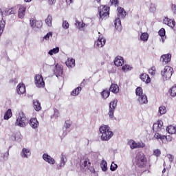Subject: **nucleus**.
<instances>
[{"label": "nucleus", "mask_w": 176, "mask_h": 176, "mask_svg": "<svg viewBox=\"0 0 176 176\" xmlns=\"http://www.w3.org/2000/svg\"><path fill=\"white\" fill-rule=\"evenodd\" d=\"M99 133L101 141H109L113 137V132L108 125H101L99 127Z\"/></svg>", "instance_id": "obj_1"}, {"label": "nucleus", "mask_w": 176, "mask_h": 176, "mask_svg": "<svg viewBox=\"0 0 176 176\" xmlns=\"http://www.w3.org/2000/svg\"><path fill=\"white\" fill-rule=\"evenodd\" d=\"M80 169L82 173H86L87 171H90V173H96V170L94 168L91 167V163L89 162L87 158H82L80 162Z\"/></svg>", "instance_id": "obj_2"}, {"label": "nucleus", "mask_w": 176, "mask_h": 176, "mask_svg": "<svg viewBox=\"0 0 176 176\" xmlns=\"http://www.w3.org/2000/svg\"><path fill=\"white\" fill-rule=\"evenodd\" d=\"M15 126H19V127H25V126H27V117L24 112H19L15 121Z\"/></svg>", "instance_id": "obj_3"}, {"label": "nucleus", "mask_w": 176, "mask_h": 176, "mask_svg": "<svg viewBox=\"0 0 176 176\" xmlns=\"http://www.w3.org/2000/svg\"><path fill=\"white\" fill-rule=\"evenodd\" d=\"M173 69L170 66H165L164 69L161 71V75L164 80H168L171 79V76H173Z\"/></svg>", "instance_id": "obj_4"}, {"label": "nucleus", "mask_w": 176, "mask_h": 176, "mask_svg": "<svg viewBox=\"0 0 176 176\" xmlns=\"http://www.w3.org/2000/svg\"><path fill=\"white\" fill-rule=\"evenodd\" d=\"M135 163L138 167H144L146 166V157L142 153H138L135 157Z\"/></svg>", "instance_id": "obj_5"}, {"label": "nucleus", "mask_w": 176, "mask_h": 176, "mask_svg": "<svg viewBox=\"0 0 176 176\" xmlns=\"http://www.w3.org/2000/svg\"><path fill=\"white\" fill-rule=\"evenodd\" d=\"M108 16H109V7L107 6H100L99 8L100 20H104Z\"/></svg>", "instance_id": "obj_6"}, {"label": "nucleus", "mask_w": 176, "mask_h": 176, "mask_svg": "<svg viewBox=\"0 0 176 176\" xmlns=\"http://www.w3.org/2000/svg\"><path fill=\"white\" fill-rule=\"evenodd\" d=\"M1 16L5 17V16H10V14H16L17 13V10L16 8H3L0 10Z\"/></svg>", "instance_id": "obj_7"}, {"label": "nucleus", "mask_w": 176, "mask_h": 176, "mask_svg": "<svg viewBox=\"0 0 176 176\" xmlns=\"http://www.w3.org/2000/svg\"><path fill=\"white\" fill-rule=\"evenodd\" d=\"M109 111L108 112V115L111 119L113 118V113L115 112V109H116V107H118V100H114L111 101L109 104Z\"/></svg>", "instance_id": "obj_8"}, {"label": "nucleus", "mask_w": 176, "mask_h": 176, "mask_svg": "<svg viewBox=\"0 0 176 176\" xmlns=\"http://www.w3.org/2000/svg\"><path fill=\"white\" fill-rule=\"evenodd\" d=\"M129 145L131 149H138L140 148H145V144L144 142H135L134 140H130L129 142Z\"/></svg>", "instance_id": "obj_9"}, {"label": "nucleus", "mask_w": 176, "mask_h": 176, "mask_svg": "<svg viewBox=\"0 0 176 176\" xmlns=\"http://www.w3.org/2000/svg\"><path fill=\"white\" fill-rule=\"evenodd\" d=\"M34 82L36 87H45V81L42 75H36Z\"/></svg>", "instance_id": "obj_10"}, {"label": "nucleus", "mask_w": 176, "mask_h": 176, "mask_svg": "<svg viewBox=\"0 0 176 176\" xmlns=\"http://www.w3.org/2000/svg\"><path fill=\"white\" fill-rule=\"evenodd\" d=\"M153 130L155 133H159L163 130V121L158 120L153 124Z\"/></svg>", "instance_id": "obj_11"}, {"label": "nucleus", "mask_w": 176, "mask_h": 176, "mask_svg": "<svg viewBox=\"0 0 176 176\" xmlns=\"http://www.w3.org/2000/svg\"><path fill=\"white\" fill-rule=\"evenodd\" d=\"M43 159L45 162L48 163L49 164H54L56 163V160H54L52 156L49 155L47 153H44L43 155Z\"/></svg>", "instance_id": "obj_12"}, {"label": "nucleus", "mask_w": 176, "mask_h": 176, "mask_svg": "<svg viewBox=\"0 0 176 176\" xmlns=\"http://www.w3.org/2000/svg\"><path fill=\"white\" fill-rule=\"evenodd\" d=\"M65 163H67V156L64 155V153H62L60 155V163L57 166V169L61 170V168L65 166Z\"/></svg>", "instance_id": "obj_13"}, {"label": "nucleus", "mask_w": 176, "mask_h": 176, "mask_svg": "<svg viewBox=\"0 0 176 176\" xmlns=\"http://www.w3.org/2000/svg\"><path fill=\"white\" fill-rule=\"evenodd\" d=\"M38 23L34 18L30 19V25L31 28L33 30V31H38L39 30V26L38 25ZM39 24H41V22H39Z\"/></svg>", "instance_id": "obj_14"}, {"label": "nucleus", "mask_w": 176, "mask_h": 176, "mask_svg": "<svg viewBox=\"0 0 176 176\" xmlns=\"http://www.w3.org/2000/svg\"><path fill=\"white\" fill-rule=\"evenodd\" d=\"M20 155L23 159H28L31 156V151L29 148H23Z\"/></svg>", "instance_id": "obj_15"}, {"label": "nucleus", "mask_w": 176, "mask_h": 176, "mask_svg": "<svg viewBox=\"0 0 176 176\" xmlns=\"http://www.w3.org/2000/svg\"><path fill=\"white\" fill-rule=\"evenodd\" d=\"M25 10H27V7L25 6H20L18 10V17L19 19H24L25 16Z\"/></svg>", "instance_id": "obj_16"}, {"label": "nucleus", "mask_w": 176, "mask_h": 176, "mask_svg": "<svg viewBox=\"0 0 176 176\" xmlns=\"http://www.w3.org/2000/svg\"><path fill=\"white\" fill-rule=\"evenodd\" d=\"M164 24H166V25H168V27H170V28H174L175 27V21L173 19H168V17H165L163 19Z\"/></svg>", "instance_id": "obj_17"}, {"label": "nucleus", "mask_w": 176, "mask_h": 176, "mask_svg": "<svg viewBox=\"0 0 176 176\" xmlns=\"http://www.w3.org/2000/svg\"><path fill=\"white\" fill-rule=\"evenodd\" d=\"M105 42H107L105 38H102V36L100 35L98 41L95 43V45L97 47H102V46L105 45Z\"/></svg>", "instance_id": "obj_18"}, {"label": "nucleus", "mask_w": 176, "mask_h": 176, "mask_svg": "<svg viewBox=\"0 0 176 176\" xmlns=\"http://www.w3.org/2000/svg\"><path fill=\"white\" fill-rule=\"evenodd\" d=\"M54 74L56 76V78H58V76H61L63 75V67H60L59 65H56L54 70Z\"/></svg>", "instance_id": "obj_19"}, {"label": "nucleus", "mask_w": 176, "mask_h": 176, "mask_svg": "<svg viewBox=\"0 0 176 176\" xmlns=\"http://www.w3.org/2000/svg\"><path fill=\"white\" fill-rule=\"evenodd\" d=\"M160 61L162 63H165V64H167V63H170V61H171V54H166L161 56Z\"/></svg>", "instance_id": "obj_20"}, {"label": "nucleus", "mask_w": 176, "mask_h": 176, "mask_svg": "<svg viewBox=\"0 0 176 176\" xmlns=\"http://www.w3.org/2000/svg\"><path fill=\"white\" fill-rule=\"evenodd\" d=\"M124 63V60L123 59V57L122 56H118L116 57L114 60V64L115 65H116V67H122Z\"/></svg>", "instance_id": "obj_21"}, {"label": "nucleus", "mask_w": 176, "mask_h": 176, "mask_svg": "<svg viewBox=\"0 0 176 176\" xmlns=\"http://www.w3.org/2000/svg\"><path fill=\"white\" fill-rule=\"evenodd\" d=\"M18 94H24L25 93V86L24 84L19 83L16 87Z\"/></svg>", "instance_id": "obj_22"}, {"label": "nucleus", "mask_w": 176, "mask_h": 176, "mask_svg": "<svg viewBox=\"0 0 176 176\" xmlns=\"http://www.w3.org/2000/svg\"><path fill=\"white\" fill-rule=\"evenodd\" d=\"M138 101L141 105H142V104H148V98L145 94L140 95V96H139L138 98Z\"/></svg>", "instance_id": "obj_23"}, {"label": "nucleus", "mask_w": 176, "mask_h": 176, "mask_svg": "<svg viewBox=\"0 0 176 176\" xmlns=\"http://www.w3.org/2000/svg\"><path fill=\"white\" fill-rule=\"evenodd\" d=\"M100 168L103 173H106V171H108V163L105 160H102L100 162Z\"/></svg>", "instance_id": "obj_24"}, {"label": "nucleus", "mask_w": 176, "mask_h": 176, "mask_svg": "<svg viewBox=\"0 0 176 176\" xmlns=\"http://www.w3.org/2000/svg\"><path fill=\"white\" fill-rule=\"evenodd\" d=\"M118 17H121V19H124V17H126V14H127L124 11V8L122 7L118 8Z\"/></svg>", "instance_id": "obj_25"}, {"label": "nucleus", "mask_w": 176, "mask_h": 176, "mask_svg": "<svg viewBox=\"0 0 176 176\" xmlns=\"http://www.w3.org/2000/svg\"><path fill=\"white\" fill-rule=\"evenodd\" d=\"M114 25L118 31H122V21H120V18L116 19Z\"/></svg>", "instance_id": "obj_26"}, {"label": "nucleus", "mask_w": 176, "mask_h": 176, "mask_svg": "<svg viewBox=\"0 0 176 176\" xmlns=\"http://www.w3.org/2000/svg\"><path fill=\"white\" fill-rule=\"evenodd\" d=\"M67 67L68 68H74L75 67V59L71 58H67V60L65 63Z\"/></svg>", "instance_id": "obj_27"}, {"label": "nucleus", "mask_w": 176, "mask_h": 176, "mask_svg": "<svg viewBox=\"0 0 176 176\" xmlns=\"http://www.w3.org/2000/svg\"><path fill=\"white\" fill-rule=\"evenodd\" d=\"M109 91L116 94L119 93V86L116 84H111Z\"/></svg>", "instance_id": "obj_28"}, {"label": "nucleus", "mask_w": 176, "mask_h": 176, "mask_svg": "<svg viewBox=\"0 0 176 176\" xmlns=\"http://www.w3.org/2000/svg\"><path fill=\"white\" fill-rule=\"evenodd\" d=\"M30 124L32 129H36V127L39 126V122H38V120H36V118H32L30 120Z\"/></svg>", "instance_id": "obj_29"}, {"label": "nucleus", "mask_w": 176, "mask_h": 176, "mask_svg": "<svg viewBox=\"0 0 176 176\" xmlns=\"http://www.w3.org/2000/svg\"><path fill=\"white\" fill-rule=\"evenodd\" d=\"M140 79L143 82H145L146 83H150L151 82V78H149V76L148 74H142L140 75Z\"/></svg>", "instance_id": "obj_30"}, {"label": "nucleus", "mask_w": 176, "mask_h": 176, "mask_svg": "<svg viewBox=\"0 0 176 176\" xmlns=\"http://www.w3.org/2000/svg\"><path fill=\"white\" fill-rule=\"evenodd\" d=\"M166 131L168 134H176V126H173L172 125L166 127Z\"/></svg>", "instance_id": "obj_31"}, {"label": "nucleus", "mask_w": 176, "mask_h": 176, "mask_svg": "<svg viewBox=\"0 0 176 176\" xmlns=\"http://www.w3.org/2000/svg\"><path fill=\"white\" fill-rule=\"evenodd\" d=\"M33 104L35 111H41V109H42V107H41V102H39L38 100H34L33 101Z\"/></svg>", "instance_id": "obj_32"}, {"label": "nucleus", "mask_w": 176, "mask_h": 176, "mask_svg": "<svg viewBox=\"0 0 176 176\" xmlns=\"http://www.w3.org/2000/svg\"><path fill=\"white\" fill-rule=\"evenodd\" d=\"M111 92L109 91V89H104L101 92V96L104 100H107Z\"/></svg>", "instance_id": "obj_33"}, {"label": "nucleus", "mask_w": 176, "mask_h": 176, "mask_svg": "<svg viewBox=\"0 0 176 176\" xmlns=\"http://www.w3.org/2000/svg\"><path fill=\"white\" fill-rule=\"evenodd\" d=\"M12 115L13 114L12 113V109H9L4 114V120H9V119H10V117L12 116Z\"/></svg>", "instance_id": "obj_34"}, {"label": "nucleus", "mask_w": 176, "mask_h": 176, "mask_svg": "<svg viewBox=\"0 0 176 176\" xmlns=\"http://www.w3.org/2000/svg\"><path fill=\"white\" fill-rule=\"evenodd\" d=\"M80 91H82V87H78L77 88H76L75 89H74L72 91V96H73V97H75L76 96H78L79 94V93H80Z\"/></svg>", "instance_id": "obj_35"}, {"label": "nucleus", "mask_w": 176, "mask_h": 176, "mask_svg": "<svg viewBox=\"0 0 176 176\" xmlns=\"http://www.w3.org/2000/svg\"><path fill=\"white\" fill-rule=\"evenodd\" d=\"M58 52H60V47H56L55 48H53L52 50H50L48 52V54H50V56H53L54 54H57Z\"/></svg>", "instance_id": "obj_36"}, {"label": "nucleus", "mask_w": 176, "mask_h": 176, "mask_svg": "<svg viewBox=\"0 0 176 176\" xmlns=\"http://www.w3.org/2000/svg\"><path fill=\"white\" fill-rule=\"evenodd\" d=\"M148 38H149V34H148V33L146 32L142 33L140 35V39L143 42H146Z\"/></svg>", "instance_id": "obj_37"}, {"label": "nucleus", "mask_w": 176, "mask_h": 176, "mask_svg": "<svg viewBox=\"0 0 176 176\" xmlns=\"http://www.w3.org/2000/svg\"><path fill=\"white\" fill-rule=\"evenodd\" d=\"M52 20H53V19L52 18V15H48V16L45 19V24H47V25L48 27H52Z\"/></svg>", "instance_id": "obj_38"}, {"label": "nucleus", "mask_w": 176, "mask_h": 176, "mask_svg": "<svg viewBox=\"0 0 176 176\" xmlns=\"http://www.w3.org/2000/svg\"><path fill=\"white\" fill-rule=\"evenodd\" d=\"M135 94H136V96H138V97H140V96H143L144 92H143L142 88L140 87H137L135 89Z\"/></svg>", "instance_id": "obj_39"}, {"label": "nucleus", "mask_w": 176, "mask_h": 176, "mask_svg": "<svg viewBox=\"0 0 176 176\" xmlns=\"http://www.w3.org/2000/svg\"><path fill=\"white\" fill-rule=\"evenodd\" d=\"M6 23L5 21H0V36L2 35V33L3 32V30H5V25Z\"/></svg>", "instance_id": "obj_40"}, {"label": "nucleus", "mask_w": 176, "mask_h": 176, "mask_svg": "<svg viewBox=\"0 0 176 176\" xmlns=\"http://www.w3.org/2000/svg\"><path fill=\"white\" fill-rule=\"evenodd\" d=\"M167 112V109H166V107L161 106L159 107V113L160 115H164Z\"/></svg>", "instance_id": "obj_41"}, {"label": "nucleus", "mask_w": 176, "mask_h": 176, "mask_svg": "<svg viewBox=\"0 0 176 176\" xmlns=\"http://www.w3.org/2000/svg\"><path fill=\"white\" fill-rule=\"evenodd\" d=\"M75 25H76V27H78V28H83L85 27V24L83 23L82 21H81L80 22L76 21Z\"/></svg>", "instance_id": "obj_42"}, {"label": "nucleus", "mask_w": 176, "mask_h": 176, "mask_svg": "<svg viewBox=\"0 0 176 176\" xmlns=\"http://www.w3.org/2000/svg\"><path fill=\"white\" fill-rule=\"evenodd\" d=\"M149 10L151 13H155L156 12V4L155 3H151Z\"/></svg>", "instance_id": "obj_43"}, {"label": "nucleus", "mask_w": 176, "mask_h": 176, "mask_svg": "<svg viewBox=\"0 0 176 176\" xmlns=\"http://www.w3.org/2000/svg\"><path fill=\"white\" fill-rule=\"evenodd\" d=\"M62 27L64 30L69 28V23L67 21H63Z\"/></svg>", "instance_id": "obj_44"}, {"label": "nucleus", "mask_w": 176, "mask_h": 176, "mask_svg": "<svg viewBox=\"0 0 176 176\" xmlns=\"http://www.w3.org/2000/svg\"><path fill=\"white\" fill-rule=\"evenodd\" d=\"M132 69H133V67H131L129 65H125L122 66V69L124 72H125V71H131Z\"/></svg>", "instance_id": "obj_45"}, {"label": "nucleus", "mask_w": 176, "mask_h": 176, "mask_svg": "<svg viewBox=\"0 0 176 176\" xmlns=\"http://www.w3.org/2000/svg\"><path fill=\"white\" fill-rule=\"evenodd\" d=\"M117 168H118V164H115V162H112L110 166L111 171H116Z\"/></svg>", "instance_id": "obj_46"}, {"label": "nucleus", "mask_w": 176, "mask_h": 176, "mask_svg": "<svg viewBox=\"0 0 176 176\" xmlns=\"http://www.w3.org/2000/svg\"><path fill=\"white\" fill-rule=\"evenodd\" d=\"M153 155L154 156H156V157H159V156L162 155V151H160V149H155L153 151Z\"/></svg>", "instance_id": "obj_47"}, {"label": "nucleus", "mask_w": 176, "mask_h": 176, "mask_svg": "<svg viewBox=\"0 0 176 176\" xmlns=\"http://www.w3.org/2000/svg\"><path fill=\"white\" fill-rule=\"evenodd\" d=\"M158 34L160 36H166V30L164 28H162L159 32Z\"/></svg>", "instance_id": "obj_48"}, {"label": "nucleus", "mask_w": 176, "mask_h": 176, "mask_svg": "<svg viewBox=\"0 0 176 176\" xmlns=\"http://www.w3.org/2000/svg\"><path fill=\"white\" fill-rule=\"evenodd\" d=\"M52 36H53V34L52 32H48L45 36H44L43 39L49 41Z\"/></svg>", "instance_id": "obj_49"}, {"label": "nucleus", "mask_w": 176, "mask_h": 176, "mask_svg": "<svg viewBox=\"0 0 176 176\" xmlns=\"http://www.w3.org/2000/svg\"><path fill=\"white\" fill-rule=\"evenodd\" d=\"M166 157L168 159V160L170 163H173V162H174V155H173L171 154H168L166 155Z\"/></svg>", "instance_id": "obj_50"}, {"label": "nucleus", "mask_w": 176, "mask_h": 176, "mask_svg": "<svg viewBox=\"0 0 176 176\" xmlns=\"http://www.w3.org/2000/svg\"><path fill=\"white\" fill-rule=\"evenodd\" d=\"M171 10L174 16H176V4H172Z\"/></svg>", "instance_id": "obj_51"}, {"label": "nucleus", "mask_w": 176, "mask_h": 176, "mask_svg": "<svg viewBox=\"0 0 176 176\" xmlns=\"http://www.w3.org/2000/svg\"><path fill=\"white\" fill-rule=\"evenodd\" d=\"M3 160H8L9 159V151L3 154Z\"/></svg>", "instance_id": "obj_52"}, {"label": "nucleus", "mask_w": 176, "mask_h": 176, "mask_svg": "<svg viewBox=\"0 0 176 176\" xmlns=\"http://www.w3.org/2000/svg\"><path fill=\"white\" fill-rule=\"evenodd\" d=\"M65 129H69L71 127V122L69 121H66L65 123Z\"/></svg>", "instance_id": "obj_53"}, {"label": "nucleus", "mask_w": 176, "mask_h": 176, "mask_svg": "<svg viewBox=\"0 0 176 176\" xmlns=\"http://www.w3.org/2000/svg\"><path fill=\"white\" fill-rule=\"evenodd\" d=\"M162 136V135H160L159 133H155L154 135V138H155V140H160V137Z\"/></svg>", "instance_id": "obj_54"}, {"label": "nucleus", "mask_w": 176, "mask_h": 176, "mask_svg": "<svg viewBox=\"0 0 176 176\" xmlns=\"http://www.w3.org/2000/svg\"><path fill=\"white\" fill-rule=\"evenodd\" d=\"M148 74L150 75H155V67H151V69H148Z\"/></svg>", "instance_id": "obj_55"}, {"label": "nucleus", "mask_w": 176, "mask_h": 176, "mask_svg": "<svg viewBox=\"0 0 176 176\" xmlns=\"http://www.w3.org/2000/svg\"><path fill=\"white\" fill-rule=\"evenodd\" d=\"M111 5H113L114 6H118V0H110Z\"/></svg>", "instance_id": "obj_56"}, {"label": "nucleus", "mask_w": 176, "mask_h": 176, "mask_svg": "<svg viewBox=\"0 0 176 176\" xmlns=\"http://www.w3.org/2000/svg\"><path fill=\"white\" fill-rule=\"evenodd\" d=\"M48 4L51 6L56 3V0H47Z\"/></svg>", "instance_id": "obj_57"}, {"label": "nucleus", "mask_w": 176, "mask_h": 176, "mask_svg": "<svg viewBox=\"0 0 176 176\" xmlns=\"http://www.w3.org/2000/svg\"><path fill=\"white\" fill-rule=\"evenodd\" d=\"M54 116H56V118H58V110L54 109Z\"/></svg>", "instance_id": "obj_58"}, {"label": "nucleus", "mask_w": 176, "mask_h": 176, "mask_svg": "<svg viewBox=\"0 0 176 176\" xmlns=\"http://www.w3.org/2000/svg\"><path fill=\"white\" fill-rule=\"evenodd\" d=\"M167 137L166 135H161L160 140L163 142L164 140H166Z\"/></svg>", "instance_id": "obj_59"}, {"label": "nucleus", "mask_w": 176, "mask_h": 176, "mask_svg": "<svg viewBox=\"0 0 176 176\" xmlns=\"http://www.w3.org/2000/svg\"><path fill=\"white\" fill-rule=\"evenodd\" d=\"M85 85H86V80L84 79L81 82L80 86H85Z\"/></svg>", "instance_id": "obj_60"}, {"label": "nucleus", "mask_w": 176, "mask_h": 176, "mask_svg": "<svg viewBox=\"0 0 176 176\" xmlns=\"http://www.w3.org/2000/svg\"><path fill=\"white\" fill-rule=\"evenodd\" d=\"M162 43H164V41H166V36H161Z\"/></svg>", "instance_id": "obj_61"}, {"label": "nucleus", "mask_w": 176, "mask_h": 176, "mask_svg": "<svg viewBox=\"0 0 176 176\" xmlns=\"http://www.w3.org/2000/svg\"><path fill=\"white\" fill-rule=\"evenodd\" d=\"M73 1L74 0H66V2H67V3H69V5L70 3H72Z\"/></svg>", "instance_id": "obj_62"}, {"label": "nucleus", "mask_w": 176, "mask_h": 176, "mask_svg": "<svg viewBox=\"0 0 176 176\" xmlns=\"http://www.w3.org/2000/svg\"><path fill=\"white\" fill-rule=\"evenodd\" d=\"M32 0H24V2H26L28 3H29L30 2H31Z\"/></svg>", "instance_id": "obj_63"}, {"label": "nucleus", "mask_w": 176, "mask_h": 176, "mask_svg": "<svg viewBox=\"0 0 176 176\" xmlns=\"http://www.w3.org/2000/svg\"><path fill=\"white\" fill-rule=\"evenodd\" d=\"M65 135H67V133H63V134L62 135L63 138H64V137H65Z\"/></svg>", "instance_id": "obj_64"}]
</instances>
